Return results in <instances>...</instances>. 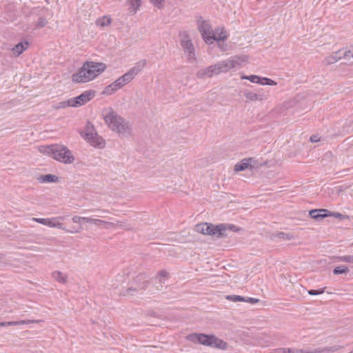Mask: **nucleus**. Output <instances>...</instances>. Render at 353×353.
I'll use <instances>...</instances> for the list:
<instances>
[{
  "label": "nucleus",
  "mask_w": 353,
  "mask_h": 353,
  "mask_svg": "<svg viewBox=\"0 0 353 353\" xmlns=\"http://www.w3.org/2000/svg\"><path fill=\"white\" fill-rule=\"evenodd\" d=\"M330 211L327 209H314L309 212L310 217L316 221H321L323 219L330 216Z\"/></svg>",
  "instance_id": "obj_16"
},
{
  "label": "nucleus",
  "mask_w": 353,
  "mask_h": 353,
  "mask_svg": "<svg viewBox=\"0 0 353 353\" xmlns=\"http://www.w3.org/2000/svg\"><path fill=\"white\" fill-rule=\"evenodd\" d=\"M268 95L269 94L268 91H261L259 93H255L250 91H245L244 92V96L246 98L247 101H262L267 100Z\"/></svg>",
  "instance_id": "obj_15"
},
{
  "label": "nucleus",
  "mask_w": 353,
  "mask_h": 353,
  "mask_svg": "<svg viewBox=\"0 0 353 353\" xmlns=\"http://www.w3.org/2000/svg\"><path fill=\"white\" fill-rule=\"evenodd\" d=\"M157 280H158V281H159V284H163V283H164L165 279H163V278H161V279H157Z\"/></svg>",
  "instance_id": "obj_48"
},
{
  "label": "nucleus",
  "mask_w": 353,
  "mask_h": 353,
  "mask_svg": "<svg viewBox=\"0 0 353 353\" xmlns=\"http://www.w3.org/2000/svg\"><path fill=\"white\" fill-rule=\"evenodd\" d=\"M199 30L201 34L203 39L208 44H212L216 38L212 35L213 32L212 27L208 22L202 21L201 23L199 21Z\"/></svg>",
  "instance_id": "obj_11"
},
{
  "label": "nucleus",
  "mask_w": 353,
  "mask_h": 353,
  "mask_svg": "<svg viewBox=\"0 0 353 353\" xmlns=\"http://www.w3.org/2000/svg\"><path fill=\"white\" fill-rule=\"evenodd\" d=\"M72 101H71V99H69L68 101L59 102L57 104V105L56 106V108L57 109L64 108H65L67 106L72 107Z\"/></svg>",
  "instance_id": "obj_33"
},
{
  "label": "nucleus",
  "mask_w": 353,
  "mask_h": 353,
  "mask_svg": "<svg viewBox=\"0 0 353 353\" xmlns=\"http://www.w3.org/2000/svg\"><path fill=\"white\" fill-rule=\"evenodd\" d=\"M212 35L216 38L214 41H224L227 39L226 32L223 30H221L219 28H216L215 30V32L212 34Z\"/></svg>",
  "instance_id": "obj_26"
},
{
  "label": "nucleus",
  "mask_w": 353,
  "mask_h": 353,
  "mask_svg": "<svg viewBox=\"0 0 353 353\" xmlns=\"http://www.w3.org/2000/svg\"><path fill=\"white\" fill-rule=\"evenodd\" d=\"M342 58L343 57L341 56V50H338L334 52L332 55L327 57L325 61H326L327 64L331 65L336 63Z\"/></svg>",
  "instance_id": "obj_23"
},
{
  "label": "nucleus",
  "mask_w": 353,
  "mask_h": 353,
  "mask_svg": "<svg viewBox=\"0 0 353 353\" xmlns=\"http://www.w3.org/2000/svg\"><path fill=\"white\" fill-rule=\"evenodd\" d=\"M128 2L135 13L141 6V0H128Z\"/></svg>",
  "instance_id": "obj_31"
},
{
  "label": "nucleus",
  "mask_w": 353,
  "mask_h": 353,
  "mask_svg": "<svg viewBox=\"0 0 353 353\" xmlns=\"http://www.w3.org/2000/svg\"><path fill=\"white\" fill-rule=\"evenodd\" d=\"M145 64V59L140 60L130 70L122 75L126 83L130 82L143 70Z\"/></svg>",
  "instance_id": "obj_13"
},
{
  "label": "nucleus",
  "mask_w": 353,
  "mask_h": 353,
  "mask_svg": "<svg viewBox=\"0 0 353 353\" xmlns=\"http://www.w3.org/2000/svg\"><path fill=\"white\" fill-rule=\"evenodd\" d=\"M228 300L233 302L243 301H245V298L239 295H228L226 296Z\"/></svg>",
  "instance_id": "obj_32"
},
{
  "label": "nucleus",
  "mask_w": 353,
  "mask_h": 353,
  "mask_svg": "<svg viewBox=\"0 0 353 353\" xmlns=\"http://www.w3.org/2000/svg\"><path fill=\"white\" fill-rule=\"evenodd\" d=\"M291 348H277L276 349V353H291Z\"/></svg>",
  "instance_id": "obj_44"
},
{
  "label": "nucleus",
  "mask_w": 353,
  "mask_h": 353,
  "mask_svg": "<svg viewBox=\"0 0 353 353\" xmlns=\"http://www.w3.org/2000/svg\"><path fill=\"white\" fill-rule=\"evenodd\" d=\"M84 217L85 216H74L72 218V221L73 223H79L81 222H83Z\"/></svg>",
  "instance_id": "obj_41"
},
{
  "label": "nucleus",
  "mask_w": 353,
  "mask_h": 353,
  "mask_svg": "<svg viewBox=\"0 0 353 353\" xmlns=\"http://www.w3.org/2000/svg\"><path fill=\"white\" fill-rule=\"evenodd\" d=\"M29 46V42L27 41H21L15 45L12 48V52L15 57L21 55Z\"/></svg>",
  "instance_id": "obj_18"
},
{
  "label": "nucleus",
  "mask_w": 353,
  "mask_h": 353,
  "mask_svg": "<svg viewBox=\"0 0 353 353\" xmlns=\"http://www.w3.org/2000/svg\"><path fill=\"white\" fill-rule=\"evenodd\" d=\"M47 221L46 225L48 227L64 230L63 223L59 222L57 218L47 219Z\"/></svg>",
  "instance_id": "obj_24"
},
{
  "label": "nucleus",
  "mask_w": 353,
  "mask_h": 353,
  "mask_svg": "<svg viewBox=\"0 0 353 353\" xmlns=\"http://www.w3.org/2000/svg\"><path fill=\"white\" fill-rule=\"evenodd\" d=\"M276 238L282 239L286 241H290L294 239V236L290 232H277L274 233L271 236L272 239H274Z\"/></svg>",
  "instance_id": "obj_21"
},
{
  "label": "nucleus",
  "mask_w": 353,
  "mask_h": 353,
  "mask_svg": "<svg viewBox=\"0 0 353 353\" xmlns=\"http://www.w3.org/2000/svg\"><path fill=\"white\" fill-rule=\"evenodd\" d=\"M151 1L158 8H161L163 6L164 0H151Z\"/></svg>",
  "instance_id": "obj_40"
},
{
  "label": "nucleus",
  "mask_w": 353,
  "mask_h": 353,
  "mask_svg": "<svg viewBox=\"0 0 353 353\" xmlns=\"http://www.w3.org/2000/svg\"><path fill=\"white\" fill-rule=\"evenodd\" d=\"M94 131V130L92 126H88L86 132H81V136L92 145L99 148H103L105 145L104 140Z\"/></svg>",
  "instance_id": "obj_9"
},
{
  "label": "nucleus",
  "mask_w": 353,
  "mask_h": 353,
  "mask_svg": "<svg viewBox=\"0 0 353 353\" xmlns=\"http://www.w3.org/2000/svg\"><path fill=\"white\" fill-rule=\"evenodd\" d=\"M118 90H119V88H117V86H114V82H113L105 88V89L102 92V94H105V95H111Z\"/></svg>",
  "instance_id": "obj_29"
},
{
  "label": "nucleus",
  "mask_w": 353,
  "mask_h": 353,
  "mask_svg": "<svg viewBox=\"0 0 353 353\" xmlns=\"http://www.w3.org/2000/svg\"><path fill=\"white\" fill-rule=\"evenodd\" d=\"M52 274L54 279L58 282L61 283H65L67 282V276L60 271H54Z\"/></svg>",
  "instance_id": "obj_27"
},
{
  "label": "nucleus",
  "mask_w": 353,
  "mask_h": 353,
  "mask_svg": "<svg viewBox=\"0 0 353 353\" xmlns=\"http://www.w3.org/2000/svg\"><path fill=\"white\" fill-rule=\"evenodd\" d=\"M341 346L335 345L332 346L325 347H318L314 349L315 353H333L334 352L338 351Z\"/></svg>",
  "instance_id": "obj_22"
},
{
  "label": "nucleus",
  "mask_w": 353,
  "mask_h": 353,
  "mask_svg": "<svg viewBox=\"0 0 353 353\" xmlns=\"http://www.w3.org/2000/svg\"><path fill=\"white\" fill-rule=\"evenodd\" d=\"M348 272H349V268L345 265H340V266L336 267L333 270V274L335 275L346 274Z\"/></svg>",
  "instance_id": "obj_30"
},
{
  "label": "nucleus",
  "mask_w": 353,
  "mask_h": 353,
  "mask_svg": "<svg viewBox=\"0 0 353 353\" xmlns=\"http://www.w3.org/2000/svg\"><path fill=\"white\" fill-rule=\"evenodd\" d=\"M106 65L103 63L86 61L77 72L72 75V81L74 83L88 82L105 70Z\"/></svg>",
  "instance_id": "obj_1"
},
{
  "label": "nucleus",
  "mask_w": 353,
  "mask_h": 353,
  "mask_svg": "<svg viewBox=\"0 0 353 353\" xmlns=\"http://www.w3.org/2000/svg\"><path fill=\"white\" fill-rule=\"evenodd\" d=\"M329 214H330V216H332L338 218V219H339L341 220L344 219H345L347 217L346 215L342 214L339 213V212H332L330 211Z\"/></svg>",
  "instance_id": "obj_38"
},
{
  "label": "nucleus",
  "mask_w": 353,
  "mask_h": 353,
  "mask_svg": "<svg viewBox=\"0 0 353 353\" xmlns=\"http://www.w3.org/2000/svg\"><path fill=\"white\" fill-rule=\"evenodd\" d=\"M155 288H156V290L159 291V290H162L163 285H162V284L159 283V285H157Z\"/></svg>",
  "instance_id": "obj_47"
},
{
  "label": "nucleus",
  "mask_w": 353,
  "mask_h": 353,
  "mask_svg": "<svg viewBox=\"0 0 353 353\" xmlns=\"http://www.w3.org/2000/svg\"><path fill=\"white\" fill-rule=\"evenodd\" d=\"M134 283L135 284V286L128 288L123 295L132 294V292H134L145 290L149 285V281L146 280V276L145 274H142L137 276Z\"/></svg>",
  "instance_id": "obj_10"
},
{
  "label": "nucleus",
  "mask_w": 353,
  "mask_h": 353,
  "mask_svg": "<svg viewBox=\"0 0 353 353\" xmlns=\"http://www.w3.org/2000/svg\"><path fill=\"white\" fill-rule=\"evenodd\" d=\"M239 230L236 225L221 223L214 225L210 223H201L195 225V231L203 234H208L217 238H225L229 236L228 231Z\"/></svg>",
  "instance_id": "obj_4"
},
{
  "label": "nucleus",
  "mask_w": 353,
  "mask_h": 353,
  "mask_svg": "<svg viewBox=\"0 0 353 353\" xmlns=\"http://www.w3.org/2000/svg\"><path fill=\"white\" fill-rule=\"evenodd\" d=\"M168 273L165 270H161L157 276L155 278V280L157 281V279H161V278L165 279L168 277Z\"/></svg>",
  "instance_id": "obj_39"
},
{
  "label": "nucleus",
  "mask_w": 353,
  "mask_h": 353,
  "mask_svg": "<svg viewBox=\"0 0 353 353\" xmlns=\"http://www.w3.org/2000/svg\"><path fill=\"white\" fill-rule=\"evenodd\" d=\"M240 61L239 57H232L230 59L219 61L215 65L200 69L196 72V76L198 79L210 78L235 68L240 64Z\"/></svg>",
  "instance_id": "obj_3"
},
{
  "label": "nucleus",
  "mask_w": 353,
  "mask_h": 353,
  "mask_svg": "<svg viewBox=\"0 0 353 353\" xmlns=\"http://www.w3.org/2000/svg\"><path fill=\"white\" fill-rule=\"evenodd\" d=\"M244 301L252 303V304H254V303H258L259 301V300L258 299L248 297V298L245 299V301Z\"/></svg>",
  "instance_id": "obj_45"
},
{
  "label": "nucleus",
  "mask_w": 353,
  "mask_h": 353,
  "mask_svg": "<svg viewBox=\"0 0 353 353\" xmlns=\"http://www.w3.org/2000/svg\"><path fill=\"white\" fill-rule=\"evenodd\" d=\"M40 321H41L40 320H22V321H16L0 322V327L26 325V324H30V323H38Z\"/></svg>",
  "instance_id": "obj_19"
},
{
  "label": "nucleus",
  "mask_w": 353,
  "mask_h": 353,
  "mask_svg": "<svg viewBox=\"0 0 353 353\" xmlns=\"http://www.w3.org/2000/svg\"><path fill=\"white\" fill-rule=\"evenodd\" d=\"M338 259L339 261L342 262L353 263V255L338 256Z\"/></svg>",
  "instance_id": "obj_35"
},
{
  "label": "nucleus",
  "mask_w": 353,
  "mask_h": 353,
  "mask_svg": "<svg viewBox=\"0 0 353 353\" xmlns=\"http://www.w3.org/2000/svg\"><path fill=\"white\" fill-rule=\"evenodd\" d=\"M38 180L41 183H56L59 181V177L51 174H48L40 175L38 177Z\"/></svg>",
  "instance_id": "obj_20"
},
{
  "label": "nucleus",
  "mask_w": 353,
  "mask_h": 353,
  "mask_svg": "<svg viewBox=\"0 0 353 353\" xmlns=\"http://www.w3.org/2000/svg\"><path fill=\"white\" fill-rule=\"evenodd\" d=\"M179 37L181 39V46L187 54L188 60L190 62L195 61L196 56L194 53V48L191 39L189 38L188 34L185 31H183L179 33Z\"/></svg>",
  "instance_id": "obj_8"
},
{
  "label": "nucleus",
  "mask_w": 353,
  "mask_h": 353,
  "mask_svg": "<svg viewBox=\"0 0 353 353\" xmlns=\"http://www.w3.org/2000/svg\"><path fill=\"white\" fill-rule=\"evenodd\" d=\"M243 79H247L252 83H259L261 85H276L277 83L271 79L267 77H261L257 75L252 74L249 76L243 75L241 77Z\"/></svg>",
  "instance_id": "obj_14"
},
{
  "label": "nucleus",
  "mask_w": 353,
  "mask_h": 353,
  "mask_svg": "<svg viewBox=\"0 0 353 353\" xmlns=\"http://www.w3.org/2000/svg\"><path fill=\"white\" fill-rule=\"evenodd\" d=\"M325 292V288H321L319 290H308V294L310 295H319L324 293Z\"/></svg>",
  "instance_id": "obj_36"
},
{
  "label": "nucleus",
  "mask_w": 353,
  "mask_h": 353,
  "mask_svg": "<svg viewBox=\"0 0 353 353\" xmlns=\"http://www.w3.org/2000/svg\"><path fill=\"white\" fill-rule=\"evenodd\" d=\"M32 221H35L37 223H41L42 225H46L47 221V219L42 218H32Z\"/></svg>",
  "instance_id": "obj_43"
},
{
  "label": "nucleus",
  "mask_w": 353,
  "mask_h": 353,
  "mask_svg": "<svg viewBox=\"0 0 353 353\" xmlns=\"http://www.w3.org/2000/svg\"><path fill=\"white\" fill-rule=\"evenodd\" d=\"M112 19L110 17L103 16V17H101L98 19L96 21V23L97 26L101 27H105L111 23Z\"/></svg>",
  "instance_id": "obj_28"
},
{
  "label": "nucleus",
  "mask_w": 353,
  "mask_h": 353,
  "mask_svg": "<svg viewBox=\"0 0 353 353\" xmlns=\"http://www.w3.org/2000/svg\"><path fill=\"white\" fill-rule=\"evenodd\" d=\"M83 222L89 223H92V224H94V225H96L97 226H99L101 224H107V225H114L113 223L105 221H103V220H101V219H92V218H89V217H85V216L84 217Z\"/></svg>",
  "instance_id": "obj_25"
},
{
  "label": "nucleus",
  "mask_w": 353,
  "mask_h": 353,
  "mask_svg": "<svg viewBox=\"0 0 353 353\" xmlns=\"http://www.w3.org/2000/svg\"><path fill=\"white\" fill-rule=\"evenodd\" d=\"M187 339L190 341L222 350H225L228 347V343L226 342L213 335L193 333L188 335Z\"/></svg>",
  "instance_id": "obj_6"
},
{
  "label": "nucleus",
  "mask_w": 353,
  "mask_h": 353,
  "mask_svg": "<svg viewBox=\"0 0 353 353\" xmlns=\"http://www.w3.org/2000/svg\"><path fill=\"white\" fill-rule=\"evenodd\" d=\"M40 151L43 154L52 156L53 159L63 163L70 164L74 160L71 151L63 145L53 144L41 146Z\"/></svg>",
  "instance_id": "obj_5"
},
{
  "label": "nucleus",
  "mask_w": 353,
  "mask_h": 353,
  "mask_svg": "<svg viewBox=\"0 0 353 353\" xmlns=\"http://www.w3.org/2000/svg\"><path fill=\"white\" fill-rule=\"evenodd\" d=\"M255 161L252 158H247L241 161L239 163L235 165L234 170L235 171H243L248 168H253L252 165V163Z\"/></svg>",
  "instance_id": "obj_17"
},
{
  "label": "nucleus",
  "mask_w": 353,
  "mask_h": 353,
  "mask_svg": "<svg viewBox=\"0 0 353 353\" xmlns=\"http://www.w3.org/2000/svg\"><path fill=\"white\" fill-rule=\"evenodd\" d=\"M125 84H127V83L125 81V80L123 79V78L122 77V76L114 81V85L119 88V89L122 88Z\"/></svg>",
  "instance_id": "obj_34"
},
{
  "label": "nucleus",
  "mask_w": 353,
  "mask_h": 353,
  "mask_svg": "<svg viewBox=\"0 0 353 353\" xmlns=\"http://www.w3.org/2000/svg\"><path fill=\"white\" fill-rule=\"evenodd\" d=\"M291 353H315L314 350L307 351L303 349L291 348Z\"/></svg>",
  "instance_id": "obj_37"
},
{
  "label": "nucleus",
  "mask_w": 353,
  "mask_h": 353,
  "mask_svg": "<svg viewBox=\"0 0 353 353\" xmlns=\"http://www.w3.org/2000/svg\"><path fill=\"white\" fill-rule=\"evenodd\" d=\"M341 56L345 59H350L351 57L353 58V52L350 50H346L343 54H341Z\"/></svg>",
  "instance_id": "obj_42"
},
{
  "label": "nucleus",
  "mask_w": 353,
  "mask_h": 353,
  "mask_svg": "<svg viewBox=\"0 0 353 353\" xmlns=\"http://www.w3.org/2000/svg\"><path fill=\"white\" fill-rule=\"evenodd\" d=\"M48 10L44 7H37L30 10L29 17L38 18V21L34 25V29H41L46 26L48 23Z\"/></svg>",
  "instance_id": "obj_7"
},
{
  "label": "nucleus",
  "mask_w": 353,
  "mask_h": 353,
  "mask_svg": "<svg viewBox=\"0 0 353 353\" xmlns=\"http://www.w3.org/2000/svg\"><path fill=\"white\" fill-rule=\"evenodd\" d=\"M310 139L311 142L316 143L320 140V138L318 137V135H312Z\"/></svg>",
  "instance_id": "obj_46"
},
{
  "label": "nucleus",
  "mask_w": 353,
  "mask_h": 353,
  "mask_svg": "<svg viewBox=\"0 0 353 353\" xmlns=\"http://www.w3.org/2000/svg\"><path fill=\"white\" fill-rule=\"evenodd\" d=\"M352 246H353V243H352Z\"/></svg>",
  "instance_id": "obj_49"
},
{
  "label": "nucleus",
  "mask_w": 353,
  "mask_h": 353,
  "mask_svg": "<svg viewBox=\"0 0 353 353\" xmlns=\"http://www.w3.org/2000/svg\"><path fill=\"white\" fill-rule=\"evenodd\" d=\"M102 114L105 123L112 131L123 136L130 134L129 122L114 112L112 108L103 110Z\"/></svg>",
  "instance_id": "obj_2"
},
{
  "label": "nucleus",
  "mask_w": 353,
  "mask_h": 353,
  "mask_svg": "<svg viewBox=\"0 0 353 353\" xmlns=\"http://www.w3.org/2000/svg\"><path fill=\"white\" fill-rule=\"evenodd\" d=\"M95 96V91L86 90L80 95L71 98L72 107H79L85 104L87 102L92 99Z\"/></svg>",
  "instance_id": "obj_12"
}]
</instances>
